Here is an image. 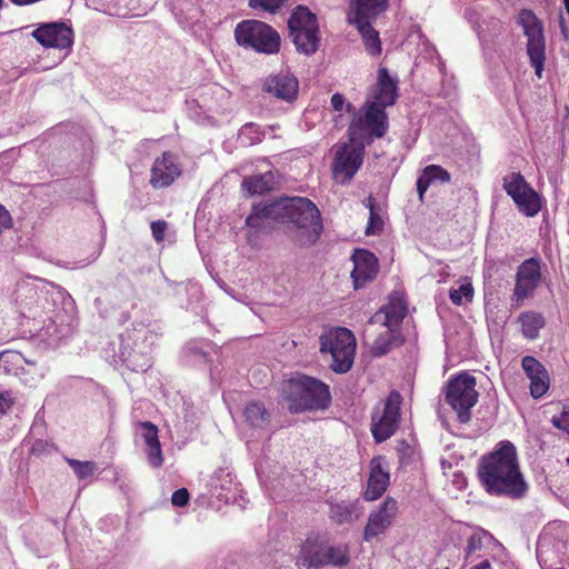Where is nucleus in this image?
Instances as JSON below:
<instances>
[{
    "mask_svg": "<svg viewBox=\"0 0 569 569\" xmlns=\"http://www.w3.org/2000/svg\"><path fill=\"white\" fill-rule=\"evenodd\" d=\"M262 219L290 222L297 228L295 241L300 247L315 244L323 230L321 213L317 206L303 197L280 199L253 206L246 224L259 228Z\"/></svg>",
    "mask_w": 569,
    "mask_h": 569,
    "instance_id": "1",
    "label": "nucleus"
},
{
    "mask_svg": "<svg viewBox=\"0 0 569 569\" xmlns=\"http://www.w3.org/2000/svg\"><path fill=\"white\" fill-rule=\"evenodd\" d=\"M398 98V81L386 67L378 70L377 82L371 87L368 99L349 123L347 134L351 142L371 141L386 136L389 129L388 107Z\"/></svg>",
    "mask_w": 569,
    "mask_h": 569,
    "instance_id": "2",
    "label": "nucleus"
},
{
    "mask_svg": "<svg viewBox=\"0 0 569 569\" xmlns=\"http://www.w3.org/2000/svg\"><path fill=\"white\" fill-rule=\"evenodd\" d=\"M478 478L486 491L493 496L521 498L527 491L517 450L510 441H501L495 451L481 458Z\"/></svg>",
    "mask_w": 569,
    "mask_h": 569,
    "instance_id": "3",
    "label": "nucleus"
},
{
    "mask_svg": "<svg viewBox=\"0 0 569 569\" xmlns=\"http://www.w3.org/2000/svg\"><path fill=\"white\" fill-rule=\"evenodd\" d=\"M281 391L291 413L325 410L331 403L329 386L302 373L283 382Z\"/></svg>",
    "mask_w": 569,
    "mask_h": 569,
    "instance_id": "4",
    "label": "nucleus"
},
{
    "mask_svg": "<svg viewBox=\"0 0 569 569\" xmlns=\"http://www.w3.org/2000/svg\"><path fill=\"white\" fill-rule=\"evenodd\" d=\"M350 562V550L347 543H330L329 539L320 535L309 536L301 545L297 566L307 569L323 567L342 568Z\"/></svg>",
    "mask_w": 569,
    "mask_h": 569,
    "instance_id": "5",
    "label": "nucleus"
},
{
    "mask_svg": "<svg viewBox=\"0 0 569 569\" xmlns=\"http://www.w3.org/2000/svg\"><path fill=\"white\" fill-rule=\"evenodd\" d=\"M320 352L330 355V368L337 373L348 372L353 363L356 338L351 330L338 328L320 337Z\"/></svg>",
    "mask_w": 569,
    "mask_h": 569,
    "instance_id": "6",
    "label": "nucleus"
},
{
    "mask_svg": "<svg viewBox=\"0 0 569 569\" xmlns=\"http://www.w3.org/2000/svg\"><path fill=\"white\" fill-rule=\"evenodd\" d=\"M289 34L297 50L307 56L313 54L320 43L319 24L315 13L299 6L288 20Z\"/></svg>",
    "mask_w": 569,
    "mask_h": 569,
    "instance_id": "7",
    "label": "nucleus"
},
{
    "mask_svg": "<svg viewBox=\"0 0 569 569\" xmlns=\"http://www.w3.org/2000/svg\"><path fill=\"white\" fill-rule=\"evenodd\" d=\"M239 46L251 48L257 52L276 53L280 49V37L270 26L258 20H243L234 29Z\"/></svg>",
    "mask_w": 569,
    "mask_h": 569,
    "instance_id": "8",
    "label": "nucleus"
},
{
    "mask_svg": "<svg viewBox=\"0 0 569 569\" xmlns=\"http://www.w3.org/2000/svg\"><path fill=\"white\" fill-rule=\"evenodd\" d=\"M446 401L457 412L460 423L469 422L471 419L470 409L478 401L476 378L467 372L451 378L447 385Z\"/></svg>",
    "mask_w": 569,
    "mask_h": 569,
    "instance_id": "9",
    "label": "nucleus"
},
{
    "mask_svg": "<svg viewBox=\"0 0 569 569\" xmlns=\"http://www.w3.org/2000/svg\"><path fill=\"white\" fill-rule=\"evenodd\" d=\"M518 23L523 28L527 37V52L535 68L538 78H541L546 61V43L543 36V27L533 11L522 9L518 16Z\"/></svg>",
    "mask_w": 569,
    "mask_h": 569,
    "instance_id": "10",
    "label": "nucleus"
},
{
    "mask_svg": "<svg viewBox=\"0 0 569 569\" xmlns=\"http://www.w3.org/2000/svg\"><path fill=\"white\" fill-rule=\"evenodd\" d=\"M401 395L392 390L381 407L371 415V433L376 442L381 443L392 437L399 428Z\"/></svg>",
    "mask_w": 569,
    "mask_h": 569,
    "instance_id": "11",
    "label": "nucleus"
},
{
    "mask_svg": "<svg viewBox=\"0 0 569 569\" xmlns=\"http://www.w3.org/2000/svg\"><path fill=\"white\" fill-rule=\"evenodd\" d=\"M365 146L362 142L341 143L337 146L332 162V176L339 183H348L363 162Z\"/></svg>",
    "mask_w": 569,
    "mask_h": 569,
    "instance_id": "12",
    "label": "nucleus"
},
{
    "mask_svg": "<svg viewBox=\"0 0 569 569\" xmlns=\"http://www.w3.org/2000/svg\"><path fill=\"white\" fill-rule=\"evenodd\" d=\"M542 260L539 257H532L523 260L518 266L511 298L518 306L526 299L532 298L535 291L540 286L542 280Z\"/></svg>",
    "mask_w": 569,
    "mask_h": 569,
    "instance_id": "13",
    "label": "nucleus"
},
{
    "mask_svg": "<svg viewBox=\"0 0 569 569\" xmlns=\"http://www.w3.org/2000/svg\"><path fill=\"white\" fill-rule=\"evenodd\" d=\"M31 36L44 48L63 50L73 46V30L61 21L39 24Z\"/></svg>",
    "mask_w": 569,
    "mask_h": 569,
    "instance_id": "14",
    "label": "nucleus"
},
{
    "mask_svg": "<svg viewBox=\"0 0 569 569\" xmlns=\"http://www.w3.org/2000/svg\"><path fill=\"white\" fill-rule=\"evenodd\" d=\"M397 513V501L393 498L387 497L380 507L369 515L363 530V540L370 542L379 535H382L391 526Z\"/></svg>",
    "mask_w": 569,
    "mask_h": 569,
    "instance_id": "15",
    "label": "nucleus"
},
{
    "mask_svg": "<svg viewBox=\"0 0 569 569\" xmlns=\"http://www.w3.org/2000/svg\"><path fill=\"white\" fill-rule=\"evenodd\" d=\"M369 477L365 491V499L373 501L380 498L390 482L389 466L382 456L373 457L369 462Z\"/></svg>",
    "mask_w": 569,
    "mask_h": 569,
    "instance_id": "16",
    "label": "nucleus"
},
{
    "mask_svg": "<svg viewBox=\"0 0 569 569\" xmlns=\"http://www.w3.org/2000/svg\"><path fill=\"white\" fill-rule=\"evenodd\" d=\"M181 174L180 164L177 157L170 151L163 152L158 157L151 168L150 184L156 188H166Z\"/></svg>",
    "mask_w": 569,
    "mask_h": 569,
    "instance_id": "17",
    "label": "nucleus"
},
{
    "mask_svg": "<svg viewBox=\"0 0 569 569\" xmlns=\"http://www.w3.org/2000/svg\"><path fill=\"white\" fill-rule=\"evenodd\" d=\"M352 261L351 278L356 289L365 287L376 278L379 264L372 252L366 249H357L352 256Z\"/></svg>",
    "mask_w": 569,
    "mask_h": 569,
    "instance_id": "18",
    "label": "nucleus"
},
{
    "mask_svg": "<svg viewBox=\"0 0 569 569\" xmlns=\"http://www.w3.org/2000/svg\"><path fill=\"white\" fill-rule=\"evenodd\" d=\"M522 369L530 380V395L538 399L549 389L550 379L545 366L532 356H526L521 361Z\"/></svg>",
    "mask_w": 569,
    "mask_h": 569,
    "instance_id": "19",
    "label": "nucleus"
},
{
    "mask_svg": "<svg viewBox=\"0 0 569 569\" xmlns=\"http://www.w3.org/2000/svg\"><path fill=\"white\" fill-rule=\"evenodd\" d=\"M137 428L141 430V437L146 445V455L148 463L152 468H159L163 465V453L158 436V427L150 421H138Z\"/></svg>",
    "mask_w": 569,
    "mask_h": 569,
    "instance_id": "20",
    "label": "nucleus"
},
{
    "mask_svg": "<svg viewBox=\"0 0 569 569\" xmlns=\"http://www.w3.org/2000/svg\"><path fill=\"white\" fill-rule=\"evenodd\" d=\"M329 519L338 525H350L358 520L363 513V507L359 499L356 500H329Z\"/></svg>",
    "mask_w": 569,
    "mask_h": 569,
    "instance_id": "21",
    "label": "nucleus"
},
{
    "mask_svg": "<svg viewBox=\"0 0 569 569\" xmlns=\"http://www.w3.org/2000/svg\"><path fill=\"white\" fill-rule=\"evenodd\" d=\"M263 91L278 99L292 101L298 93V80L288 73L270 76L263 83Z\"/></svg>",
    "mask_w": 569,
    "mask_h": 569,
    "instance_id": "22",
    "label": "nucleus"
},
{
    "mask_svg": "<svg viewBox=\"0 0 569 569\" xmlns=\"http://www.w3.org/2000/svg\"><path fill=\"white\" fill-rule=\"evenodd\" d=\"M388 7L389 0H349L347 19H377Z\"/></svg>",
    "mask_w": 569,
    "mask_h": 569,
    "instance_id": "23",
    "label": "nucleus"
},
{
    "mask_svg": "<svg viewBox=\"0 0 569 569\" xmlns=\"http://www.w3.org/2000/svg\"><path fill=\"white\" fill-rule=\"evenodd\" d=\"M375 20L376 19H348V22L357 28L366 51L372 57H378L381 54L382 47L379 32L372 27Z\"/></svg>",
    "mask_w": 569,
    "mask_h": 569,
    "instance_id": "24",
    "label": "nucleus"
},
{
    "mask_svg": "<svg viewBox=\"0 0 569 569\" xmlns=\"http://www.w3.org/2000/svg\"><path fill=\"white\" fill-rule=\"evenodd\" d=\"M407 315V307L401 301H391L382 307L371 319V323H381L388 329H397Z\"/></svg>",
    "mask_w": 569,
    "mask_h": 569,
    "instance_id": "25",
    "label": "nucleus"
},
{
    "mask_svg": "<svg viewBox=\"0 0 569 569\" xmlns=\"http://www.w3.org/2000/svg\"><path fill=\"white\" fill-rule=\"evenodd\" d=\"M512 200L518 210L526 217H535L542 209L541 197L532 187L527 188Z\"/></svg>",
    "mask_w": 569,
    "mask_h": 569,
    "instance_id": "26",
    "label": "nucleus"
},
{
    "mask_svg": "<svg viewBox=\"0 0 569 569\" xmlns=\"http://www.w3.org/2000/svg\"><path fill=\"white\" fill-rule=\"evenodd\" d=\"M518 322L520 323L522 336L528 340L537 339L540 330L546 325L545 317L537 311H525L520 313Z\"/></svg>",
    "mask_w": 569,
    "mask_h": 569,
    "instance_id": "27",
    "label": "nucleus"
},
{
    "mask_svg": "<svg viewBox=\"0 0 569 569\" xmlns=\"http://www.w3.org/2000/svg\"><path fill=\"white\" fill-rule=\"evenodd\" d=\"M274 184L276 180L272 171L246 178L242 182L243 189L251 196L263 194L272 190Z\"/></svg>",
    "mask_w": 569,
    "mask_h": 569,
    "instance_id": "28",
    "label": "nucleus"
},
{
    "mask_svg": "<svg viewBox=\"0 0 569 569\" xmlns=\"http://www.w3.org/2000/svg\"><path fill=\"white\" fill-rule=\"evenodd\" d=\"M246 421L254 428L263 429L270 422L271 415L263 403L251 401L244 408Z\"/></svg>",
    "mask_w": 569,
    "mask_h": 569,
    "instance_id": "29",
    "label": "nucleus"
},
{
    "mask_svg": "<svg viewBox=\"0 0 569 569\" xmlns=\"http://www.w3.org/2000/svg\"><path fill=\"white\" fill-rule=\"evenodd\" d=\"M530 187L520 172H511L502 179V188L511 199Z\"/></svg>",
    "mask_w": 569,
    "mask_h": 569,
    "instance_id": "30",
    "label": "nucleus"
},
{
    "mask_svg": "<svg viewBox=\"0 0 569 569\" xmlns=\"http://www.w3.org/2000/svg\"><path fill=\"white\" fill-rule=\"evenodd\" d=\"M393 331L395 329L387 328L386 331H383L376 338L371 347V353L373 356L380 357L388 353L391 350L396 341V336Z\"/></svg>",
    "mask_w": 569,
    "mask_h": 569,
    "instance_id": "31",
    "label": "nucleus"
},
{
    "mask_svg": "<svg viewBox=\"0 0 569 569\" xmlns=\"http://www.w3.org/2000/svg\"><path fill=\"white\" fill-rule=\"evenodd\" d=\"M449 298L451 302L456 306H461L463 298L466 299V301H471L473 298L472 283L466 280L463 283L459 286V288H451L449 291Z\"/></svg>",
    "mask_w": 569,
    "mask_h": 569,
    "instance_id": "32",
    "label": "nucleus"
},
{
    "mask_svg": "<svg viewBox=\"0 0 569 569\" xmlns=\"http://www.w3.org/2000/svg\"><path fill=\"white\" fill-rule=\"evenodd\" d=\"M67 463L72 468L80 480L91 477L97 470V465L93 461H80L77 459L68 458Z\"/></svg>",
    "mask_w": 569,
    "mask_h": 569,
    "instance_id": "33",
    "label": "nucleus"
},
{
    "mask_svg": "<svg viewBox=\"0 0 569 569\" xmlns=\"http://www.w3.org/2000/svg\"><path fill=\"white\" fill-rule=\"evenodd\" d=\"M423 174L430 180V182L439 180L443 183L450 182V173L438 164H429L423 169Z\"/></svg>",
    "mask_w": 569,
    "mask_h": 569,
    "instance_id": "34",
    "label": "nucleus"
},
{
    "mask_svg": "<svg viewBox=\"0 0 569 569\" xmlns=\"http://www.w3.org/2000/svg\"><path fill=\"white\" fill-rule=\"evenodd\" d=\"M287 0H249V6L253 9L261 8L269 12H276Z\"/></svg>",
    "mask_w": 569,
    "mask_h": 569,
    "instance_id": "35",
    "label": "nucleus"
},
{
    "mask_svg": "<svg viewBox=\"0 0 569 569\" xmlns=\"http://www.w3.org/2000/svg\"><path fill=\"white\" fill-rule=\"evenodd\" d=\"M383 221L381 217L373 210V206H370V216L368 226L366 229L367 234H377L382 231Z\"/></svg>",
    "mask_w": 569,
    "mask_h": 569,
    "instance_id": "36",
    "label": "nucleus"
},
{
    "mask_svg": "<svg viewBox=\"0 0 569 569\" xmlns=\"http://www.w3.org/2000/svg\"><path fill=\"white\" fill-rule=\"evenodd\" d=\"M152 237L156 242L160 243L164 240V233L168 228V223L164 220H156L150 224Z\"/></svg>",
    "mask_w": 569,
    "mask_h": 569,
    "instance_id": "37",
    "label": "nucleus"
},
{
    "mask_svg": "<svg viewBox=\"0 0 569 569\" xmlns=\"http://www.w3.org/2000/svg\"><path fill=\"white\" fill-rule=\"evenodd\" d=\"M331 106H332L333 110H336V111H341L345 106H346V111L348 113H351L355 111V106L351 103H346L345 96L341 93H338V92L332 94Z\"/></svg>",
    "mask_w": 569,
    "mask_h": 569,
    "instance_id": "38",
    "label": "nucleus"
},
{
    "mask_svg": "<svg viewBox=\"0 0 569 569\" xmlns=\"http://www.w3.org/2000/svg\"><path fill=\"white\" fill-rule=\"evenodd\" d=\"M190 499L189 491L186 488L176 490L171 496V502L176 507H184Z\"/></svg>",
    "mask_w": 569,
    "mask_h": 569,
    "instance_id": "39",
    "label": "nucleus"
},
{
    "mask_svg": "<svg viewBox=\"0 0 569 569\" xmlns=\"http://www.w3.org/2000/svg\"><path fill=\"white\" fill-rule=\"evenodd\" d=\"M551 421L556 428L569 433V412L562 411L559 417H553Z\"/></svg>",
    "mask_w": 569,
    "mask_h": 569,
    "instance_id": "40",
    "label": "nucleus"
},
{
    "mask_svg": "<svg viewBox=\"0 0 569 569\" xmlns=\"http://www.w3.org/2000/svg\"><path fill=\"white\" fill-rule=\"evenodd\" d=\"M13 406V399L9 391L0 392V413L8 412Z\"/></svg>",
    "mask_w": 569,
    "mask_h": 569,
    "instance_id": "41",
    "label": "nucleus"
},
{
    "mask_svg": "<svg viewBox=\"0 0 569 569\" xmlns=\"http://www.w3.org/2000/svg\"><path fill=\"white\" fill-rule=\"evenodd\" d=\"M431 184L430 180L422 173L417 180V191L419 194V199L422 201L423 196L426 191L428 190L429 186Z\"/></svg>",
    "mask_w": 569,
    "mask_h": 569,
    "instance_id": "42",
    "label": "nucleus"
},
{
    "mask_svg": "<svg viewBox=\"0 0 569 569\" xmlns=\"http://www.w3.org/2000/svg\"><path fill=\"white\" fill-rule=\"evenodd\" d=\"M471 569H492V567L488 560H483Z\"/></svg>",
    "mask_w": 569,
    "mask_h": 569,
    "instance_id": "43",
    "label": "nucleus"
},
{
    "mask_svg": "<svg viewBox=\"0 0 569 569\" xmlns=\"http://www.w3.org/2000/svg\"><path fill=\"white\" fill-rule=\"evenodd\" d=\"M561 31H562V33H563V36H565V38H566V39H568V30H567V28L563 26V22H562V21H561Z\"/></svg>",
    "mask_w": 569,
    "mask_h": 569,
    "instance_id": "44",
    "label": "nucleus"
},
{
    "mask_svg": "<svg viewBox=\"0 0 569 569\" xmlns=\"http://www.w3.org/2000/svg\"><path fill=\"white\" fill-rule=\"evenodd\" d=\"M475 539L471 538L468 542V547H469V552L475 548V543H473Z\"/></svg>",
    "mask_w": 569,
    "mask_h": 569,
    "instance_id": "45",
    "label": "nucleus"
},
{
    "mask_svg": "<svg viewBox=\"0 0 569 569\" xmlns=\"http://www.w3.org/2000/svg\"><path fill=\"white\" fill-rule=\"evenodd\" d=\"M563 3H565L566 11L569 14V0H563Z\"/></svg>",
    "mask_w": 569,
    "mask_h": 569,
    "instance_id": "46",
    "label": "nucleus"
},
{
    "mask_svg": "<svg viewBox=\"0 0 569 569\" xmlns=\"http://www.w3.org/2000/svg\"><path fill=\"white\" fill-rule=\"evenodd\" d=\"M567 466L569 467V457L567 458Z\"/></svg>",
    "mask_w": 569,
    "mask_h": 569,
    "instance_id": "47",
    "label": "nucleus"
}]
</instances>
